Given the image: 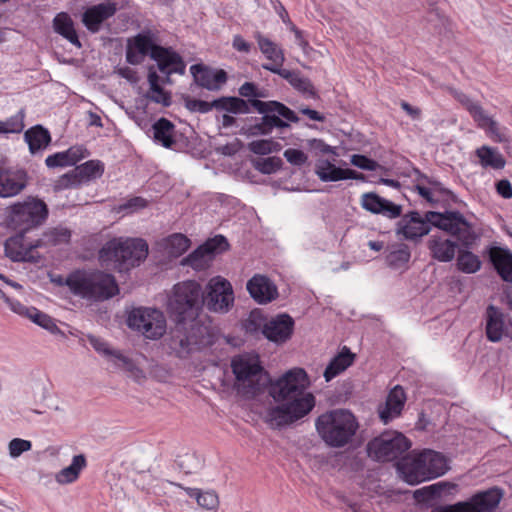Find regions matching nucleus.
<instances>
[{
  "mask_svg": "<svg viewBox=\"0 0 512 512\" xmlns=\"http://www.w3.org/2000/svg\"><path fill=\"white\" fill-rule=\"evenodd\" d=\"M228 248L229 243L227 239L223 235H216L183 258L181 264L183 266H190L197 271L205 270L210 266L215 254L226 251Z\"/></svg>",
  "mask_w": 512,
  "mask_h": 512,
  "instance_id": "nucleus-14",
  "label": "nucleus"
},
{
  "mask_svg": "<svg viewBox=\"0 0 512 512\" xmlns=\"http://www.w3.org/2000/svg\"><path fill=\"white\" fill-rule=\"evenodd\" d=\"M496 191L500 196H502L505 199L512 198V185L506 179L499 180L496 183Z\"/></svg>",
  "mask_w": 512,
  "mask_h": 512,
  "instance_id": "nucleus-63",
  "label": "nucleus"
},
{
  "mask_svg": "<svg viewBox=\"0 0 512 512\" xmlns=\"http://www.w3.org/2000/svg\"><path fill=\"white\" fill-rule=\"evenodd\" d=\"M190 72L195 83L209 91H218L227 82V73L223 69L214 70L204 64H194Z\"/></svg>",
  "mask_w": 512,
  "mask_h": 512,
  "instance_id": "nucleus-22",
  "label": "nucleus"
},
{
  "mask_svg": "<svg viewBox=\"0 0 512 512\" xmlns=\"http://www.w3.org/2000/svg\"><path fill=\"white\" fill-rule=\"evenodd\" d=\"M185 107L191 112H199L202 114L210 112L212 109L217 110V105L215 104V100L212 102H207L204 100L187 98L185 100Z\"/></svg>",
  "mask_w": 512,
  "mask_h": 512,
  "instance_id": "nucleus-53",
  "label": "nucleus"
},
{
  "mask_svg": "<svg viewBox=\"0 0 512 512\" xmlns=\"http://www.w3.org/2000/svg\"><path fill=\"white\" fill-rule=\"evenodd\" d=\"M148 255V244L140 238H113L99 250V261L106 268L119 272L140 265Z\"/></svg>",
  "mask_w": 512,
  "mask_h": 512,
  "instance_id": "nucleus-4",
  "label": "nucleus"
},
{
  "mask_svg": "<svg viewBox=\"0 0 512 512\" xmlns=\"http://www.w3.org/2000/svg\"><path fill=\"white\" fill-rule=\"evenodd\" d=\"M411 442L402 433L386 431L367 443L368 456L378 462H389L409 450Z\"/></svg>",
  "mask_w": 512,
  "mask_h": 512,
  "instance_id": "nucleus-11",
  "label": "nucleus"
},
{
  "mask_svg": "<svg viewBox=\"0 0 512 512\" xmlns=\"http://www.w3.org/2000/svg\"><path fill=\"white\" fill-rule=\"evenodd\" d=\"M284 157L290 164L295 166H302L308 160L307 155L302 150L294 148L285 150Z\"/></svg>",
  "mask_w": 512,
  "mask_h": 512,
  "instance_id": "nucleus-58",
  "label": "nucleus"
},
{
  "mask_svg": "<svg viewBox=\"0 0 512 512\" xmlns=\"http://www.w3.org/2000/svg\"><path fill=\"white\" fill-rule=\"evenodd\" d=\"M268 71L279 75L283 79L287 80L291 86L296 90L307 94L310 97H315L316 92L314 86L308 78L302 77L299 71H293L288 69H276L268 67Z\"/></svg>",
  "mask_w": 512,
  "mask_h": 512,
  "instance_id": "nucleus-33",
  "label": "nucleus"
},
{
  "mask_svg": "<svg viewBox=\"0 0 512 512\" xmlns=\"http://www.w3.org/2000/svg\"><path fill=\"white\" fill-rule=\"evenodd\" d=\"M215 104L219 111H227L232 114H246L250 112L252 107L261 115L260 117H246L243 120L240 134L247 137L269 135L275 128L281 130L289 128V122L297 123L300 120L292 109L275 100H244L239 97L222 96L215 99Z\"/></svg>",
  "mask_w": 512,
  "mask_h": 512,
  "instance_id": "nucleus-2",
  "label": "nucleus"
},
{
  "mask_svg": "<svg viewBox=\"0 0 512 512\" xmlns=\"http://www.w3.org/2000/svg\"><path fill=\"white\" fill-rule=\"evenodd\" d=\"M31 448V441L21 438H14L8 444L9 455L12 458L21 456L24 452L31 450Z\"/></svg>",
  "mask_w": 512,
  "mask_h": 512,
  "instance_id": "nucleus-54",
  "label": "nucleus"
},
{
  "mask_svg": "<svg viewBox=\"0 0 512 512\" xmlns=\"http://www.w3.org/2000/svg\"><path fill=\"white\" fill-rule=\"evenodd\" d=\"M67 155V160L69 161L70 166L75 165L78 161L85 158L88 155V152L82 146H72L68 150L64 151Z\"/></svg>",
  "mask_w": 512,
  "mask_h": 512,
  "instance_id": "nucleus-60",
  "label": "nucleus"
},
{
  "mask_svg": "<svg viewBox=\"0 0 512 512\" xmlns=\"http://www.w3.org/2000/svg\"><path fill=\"white\" fill-rule=\"evenodd\" d=\"M87 466L86 457L84 454L75 455L72 462L68 467L61 469L56 475L55 480L59 484H70L75 482L80 475V472Z\"/></svg>",
  "mask_w": 512,
  "mask_h": 512,
  "instance_id": "nucleus-37",
  "label": "nucleus"
},
{
  "mask_svg": "<svg viewBox=\"0 0 512 512\" xmlns=\"http://www.w3.org/2000/svg\"><path fill=\"white\" fill-rule=\"evenodd\" d=\"M475 245V243L470 247L466 248L461 244V247L458 250V257H457V268L466 274H472L476 273L481 268V260L479 257L472 253L470 249Z\"/></svg>",
  "mask_w": 512,
  "mask_h": 512,
  "instance_id": "nucleus-41",
  "label": "nucleus"
},
{
  "mask_svg": "<svg viewBox=\"0 0 512 512\" xmlns=\"http://www.w3.org/2000/svg\"><path fill=\"white\" fill-rule=\"evenodd\" d=\"M53 29L74 46L81 48L82 44L74 27V22L66 12L58 13L53 19Z\"/></svg>",
  "mask_w": 512,
  "mask_h": 512,
  "instance_id": "nucleus-34",
  "label": "nucleus"
},
{
  "mask_svg": "<svg viewBox=\"0 0 512 512\" xmlns=\"http://www.w3.org/2000/svg\"><path fill=\"white\" fill-rule=\"evenodd\" d=\"M49 216L47 204L36 197L16 202L7 208L6 223L8 227L21 234L42 226Z\"/></svg>",
  "mask_w": 512,
  "mask_h": 512,
  "instance_id": "nucleus-9",
  "label": "nucleus"
},
{
  "mask_svg": "<svg viewBox=\"0 0 512 512\" xmlns=\"http://www.w3.org/2000/svg\"><path fill=\"white\" fill-rule=\"evenodd\" d=\"M406 400L403 388L395 386L388 394L385 407L379 411V417L384 424L389 423L393 418L400 415Z\"/></svg>",
  "mask_w": 512,
  "mask_h": 512,
  "instance_id": "nucleus-31",
  "label": "nucleus"
},
{
  "mask_svg": "<svg viewBox=\"0 0 512 512\" xmlns=\"http://www.w3.org/2000/svg\"><path fill=\"white\" fill-rule=\"evenodd\" d=\"M448 467L445 457L433 450H424L401 467L405 481L411 485L442 476Z\"/></svg>",
  "mask_w": 512,
  "mask_h": 512,
  "instance_id": "nucleus-10",
  "label": "nucleus"
},
{
  "mask_svg": "<svg viewBox=\"0 0 512 512\" xmlns=\"http://www.w3.org/2000/svg\"><path fill=\"white\" fill-rule=\"evenodd\" d=\"M202 287L194 280L177 283L173 287L172 295L168 300V312L175 322L192 321L198 319L201 310Z\"/></svg>",
  "mask_w": 512,
  "mask_h": 512,
  "instance_id": "nucleus-8",
  "label": "nucleus"
},
{
  "mask_svg": "<svg viewBox=\"0 0 512 512\" xmlns=\"http://www.w3.org/2000/svg\"><path fill=\"white\" fill-rule=\"evenodd\" d=\"M152 60L157 63L158 70L165 75H184L186 63L182 56L171 47L161 46L152 55Z\"/></svg>",
  "mask_w": 512,
  "mask_h": 512,
  "instance_id": "nucleus-20",
  "label": "nucleus"
},
{
  "mask_svg": "<svg viewBox=\"0 0 512 512\" xmlns=\"http://www.w3.org/2000/svg\"><path fill=\"white\" fill-rule=\"evenodd\" d=\"M431 256L440 262H450L454 259L457 243L441 236L433 235L428 241Z\"/></svg>",
  "mask_w": 512,
  "mask_h": 512,
  "instance_id": "nucleus-32",
  "label": "nucleus"
},
{
  "mask_svg": "<svg viewBox=\"0 0 512 512\" xmlns=\"http://www.w3.org/2000/svg\"><path fill=\"white\" fill-rule=\"evenodd\" d=\"M351 163L354 166L367 171H374L378 166L375 160L361 154L352 155Z\"/></svg>",
  "mask_w": 512,
  "mask_h": 512,
  "instance_id": "nucleus-57",
  "label": "nucleus"
},
{
  "mask_svg": "<svg viewBox=\"0 0 512 512\" xmlns=\"http://www.w3.org/2000/svg\"><path fill=\"white\" fill-rule=\"evenodd\" d=\"M104 172V164L99 160H89L62 175L57 181V188H78L82 184L100 178Z\"/></svg>",
  "mask_w": 512,
  "mask_h": 512,
  "instance_id": "nucleus-16",
  "label": "nucleus"
},
{
  "mask_svg": "<svg viewBox=\"0 0 512 512\" xmlns=\"http://www.w3.org/2000/svg\"><path fill=\"white\" fill-rule=\"evenodd\" d=\"M115 359L117 360V365L129 372L138 382L145 378L144 372L136 366L133 360L126 357L121 352L115 354Z\"/></svg>",
  "mask_w": 512,
  "mask_h": 512,
  "instance_id": "nucleus-51",
  "label": "nucleus"
},
{
  "mask_svg": "<svg viewBox=\"0 0 512 512\" xmlns=\"http://www.w3.org/2000/svg\"><path fill=\"white\" fill-rule=\"evenodd\" d=\"M28 176L23 169L0 168V197L8 198L21 193L27 186Z\"/></svg>",
  "mask_w": 512,
  "mask_h": 512,
  "instance_id": "nucleus-23",
  "label": "nucleus"
},
{
  "mask_svg": "<svg viewBox=\"0 0 512 512\" xmlns=\"http://www.w3.org/2000/svg\"><path fill=\"white\" fill-rule=\"evenodd\" d=\"M117 10L118 7L115 2L93 5L83 13L82 22L91 33H98L102 23L114 16Z\"/></svg>",
  "mask_w": 512,
  "mask_h": 512,
  "instance_id": "nucleus-24",
  "label": "nucleus"
},
{
  "mask_svg": "<svg viewBox=\"0 0 512 512\" xmlns=\"http://www.w3.org/2000/svg\"><path fill=\"white\" fill-rule=\"evenodd\" d=\"M281 145L271 139L255 140L248 144V149L254 154L266 155L272 152L279 151Z\"/></svg>",
  "mask_w": 512,
  "mask_h": 512,
  "instance_id": "nucleus-49",
  "label": "nucleus"
},
{
  "mask_svg": "<svg viewBox=\"0 0 512 512\" xmlns=\"http://www.w3.org/2000/svg\"><path fill=\"white\" fill-rule=\"evenodd\" d=\"M154 141L164 148L176 150L178 146V132L175 125L162 117L152 125Z\"/></svg>",
  "mask_w": 512,
  "mask_h": 512,
  "instance_id": "nucleus-28",
  "label": "nucleus"
},
{
  "mask_svg": "<svg viewBox=\"0 0 512 512\" xmlns=\"http://www.w3.org/2000/svg\"><path fill=\"white\" fill-rule=\"evenodd\" d=\"M147 80L149 90L144 94V98L164 107H169L172 104L171 93L161 86V77L155 71L154 66L149 67Z\"/></svg>",
  "mask_w": 512,
  "mask_h": 512,
  "instance_id": "nucleus-30",
  "label": "nucleus"
},
{
  "mask_svg": "<svg viewBox=\"0 0 512 512\" xmlns=\"http://www.w3.org/2000/svg\"><path fill=\"white\" fill-rule=\"evenodd\" d=\"M129 328L140 332L145 338L157 340L166 332V318L156 308L138 307L130 311L127 318Z\"/></svg>",
  "mask_w": 512,
  "mask_h": 512,
  "instance_id": "nucleus-12",
  "label": "nucleus"
},
{
  "mask_svg": "<svg viewBox=\"0 0 512 512\" xmlns=\"http://www.w3.org/2000/svg\"><path fill=\"white\" fill-rule=\"evenodd\" d=\"M282 164V159L276 156L258 158L253 161L254 168L263 174H273L277 172L281 168Z\"/></svg>",
  "mask_w": 512,
  "mask_h": 512,
  "instance_id": "nucleus-47",
  "label": "nucleus"
},
{
  "mask_svg": "<svg viewBox=\"0 0 512 512\" xmlns=\"http://www.w3.org/2000/svg\"><path fill=\"white\" fill-rule=\"evenodd\" d=\"M314 171L323 182L344 180L345 169L335 166L327 159H318L315 163Z\"/></svg>",
  "mask_w": 512,
  "mask_h": 512,
  "instance_id": "nucleus-40",
  "label": "nucleus"
},
{
  "mask_svg": "<svg viewBox=\"0 0 512 512\" xmlns=\"http://www.w3.org/2000/svg\"><path fill=\"white\" fill-rule=\"evenodd\" d=\"M419 177L424 180L432 190L433 194H438L439 196L445 198L446 200L456 201V195L449 189L445 188L441 182L436 179L430 178L425 174H422L418 171Z\"/></svg>",
  "mask_w": 512,
  "mask_h": 512,
  "instance_id": "nucleus-52",
  "label": "nucleus"
},
{
  "mask_svg": "<svg viewBox=\"0 0 512 512\" xmlns=\"http://www.w3.org/2000/svg\"><path fill=\"white\" fill-rule=\"evenodd\" d=\"M41 246V240L35 243H26L24 234L18 232L17 235L9 237L4 244L5 255L14 262L37 263L40 255L34 251Z\"/></svg>",
  "mask_w": 512,
  "mask_h": 512,
  "instance_id": "nucleus-18",
  "label": "nucleus"
},
{
  "mask_svg": "<svg viewBox=\"0 0 512 512\" xmlns=\"http://www.w3.org/2000/svg\"><path fill=\"white\" fill-rule=\"evenodd\" d=\"M502 497V490L492 487L476 493L469 500L463 501V504H466L467 512H492L497 508Z\"/></svg>",
  "mask_w": 512,
  "mask_h": 512,
  "instance_id": "nucleus-25",
  "label": "nucleus"
},
{
  "mask_svg": "<svg viewBox=\"0 0 512 512\" xmlns=\"http://www.w3.org/2000/svg\"><path fill=\"white\" fill-rule=\"evenodd\" d=\"M214 336L209 326L202 322H175L166 343L170 352L178 358H187L190 354L212 345Z\"/></svg>",
  "mask_w": 512,
  "mask_h": 512,
  "instance_id": "nucleus-7",
  "label": "nucleus"
},
{
  "mask_svg": "<svg viewBox=\"0 0 512 512\" xmlns=\"http://www.w3.org/2000/svg\"><path fill=\"white\" fill-rule=\"evenodd\" d=\"M157 40V34L150 29L143 30L128 38L125 53L126 62L131 65H139L147 56L152 59V55L160 47Z\"/></svg>",
  "mask_w": 512,
  "mask_h": 512,
  "instance_id": "nucleus-15",
  "label": "nucleus"
},
{
  "mask_svg": "<svg viewBox=\"0 0 512 512\" xmlns=\"http://www.w3.org/2000/svg\"><path fill=\"white\" fill-rule=\"evenodd\" d=\"M476 155L479 157L483 167H491L498 170L504 168L506 163L504 157L496 149L488 146L478 148Z\"/></svg>",
  "mask_w": 512,
  "mask_h": 512,
  "instance_id": "nucleus-42",
  "label": "nucleus"
},
{
  "mask_svg": "<svg viewBox=\"0 0 512 512\" xmlns=\"http://www.w3.org/2000/svg\"><path fill=\"white\" fill-rule=\"evenodd\" d=\"M387 265L399 269L406 265L411 257L409 247L404 243H393L385 248Z\"/></svg>",
  "mask_w": 512,
  "mask_h": 512,
  "instance_id": "nucleus-38",
  "label": "nucleus"
},
{
  "mask_svg": "<svg viewBox=\"0 0 512 512\" xmlns=\"http://www.w3.org/2000/svg\"><path fill=\"white\" fill-rule=\"evenodd\" d=\"M268 319L258 309L251 311L248 317L243 321L242 327L246 333L254 336L263 335V330L267 325Z\"/></svg>",
  "mask_w": 512,
  "mask_h": 512,
  "instance_id": "nucleus-43",
  "label": "nucleus"
},
{
  "mask_svg": "<svg viewBox=\"0 0 512 512\" xmlns=\"http://www.w3.org/2000/svg\"><path fill=\"white\" fill-rule=\"evenodd\" d=\"M454 97L469 112L474 121L484 112L482 106L478 102L473 101L465 93L455 91Z\"/></svg>",
  "mask_w": 512,
  "mask_h": 512,
  "instance_id": "nucleus-50",
  "label": "nucleus"
},
{
  "mask_svg": "<svg viewBox=\"0 0 512 512\" xmlns=\"http://www.w3.org/2000/svg\"><path fill=\"white\" fill-rule=\"evenodd\" d=\"M487 256L499 276L505 282H512V253L506 248L491 246Z\"/></svg>",
  "mask_w": 512,
  "mask_h": 512,
  "instance_id": "nucleus-27",
  "label": "nucleus"
},
{
  "mask_svg": "<svg viewBox=\"0 0 512 512\" xmlns=\"http://www.w3.org/2000/svg\"><path fill=\"white\" fill-rule=\"evenodd\" d=\"M431 226L456 237L466 248H470L479 239L473 225L459 211H427L425 217L417 211H411L397 223V234H402L407 240H417L427 235Z\"/></svg>",
  "mask_w": 512,
  "mask_h": 512,
  "instance_id": "nucleus-3",
  "label": "nucleus"
},
{
  "mask_svg": "<svg viewBox=\"0 0 512 512\" xmlns=\"http://www.w3.org/2000/svg\"><path fill=\"white\" fill-rule=\"evenodd\" d=\"M477 126L487 133L495 142H506L508 141L507 128L500 126L498 122L489 117L485 111L479 118H476Z\"/></svg>",
  "mask_w": 512,
  "mask_h": 512,
  "instance_id": "nucleus-39",
  "label": "nucleus"
},
{
  "mask_svg": "<svg viewBox=\"0 0 512 512\" xmlns=\"http://www.w3.org/2000/svg\"><path fill=\"white\" fill-rule=\"evenodd\" d=\"M236 388L246 397H255L268 387L278 405L267 410L265 421L273 429L293 424L315 407V397L307 392L309 379L302 368H293L272 381L258 357L238 356L231 362Z\"/></svg>",
  "mask_w": 512,
  "mask_h": 512,
  "instance_id": "nucleus-1",
  "label": "nucleus"
},
{
  "mask_svg": "<svg viewBox=\"0 0 512 512\" xmlns=\"http://www.w3.org/2000/svg\"><path fill=\"white\" fill-rule=\"evenodd\" d=\"M485 335L490 342H500L503 337L508 336L509 327L512 324L508 314L501 308L490 304L484 314Z\"/></svg>",
  "mask_w": 512,
  "mask_h": 512,
  "instance_id": "nucleus-17",
  "label": "nucleus"
},
{
  "mask_svg": "<svg viewBox=\"0 0 512 512\" xmlns=\"http://www.w3.org/2000/svg\"><path fill=\"white\" fill-rule=\"evenodd\" d=\"M294 319L286 314H278L267 321L263 336L276 344H283L290 340L294 331Z\"/></svg>",
  "mask_w": 512,
  "mask_h": 512,
  "instance_id": "nucleus-19",
  "label": "nucleus"
},
{
  "mask_svg": "<svg viewBox=\"0 0 512 512\" xmlns=\"http://www.w3.org/2000/svg\"><path fill=\"white\" fill-rule=\"evenodd\" d=\"M72 232L67 227L62 225L49 228L43 233V238L40 239L41 243H47L50 245L67 244L71 239Z\"/></svg>",
  "mask_w": 512,
  "mask_h": 512,
  "instance_id": "nucleus-44",
  "label": "nucleus"
},
{
  "mask_svg": "<svg viewBox=\"0 0 512 512\" xmlns=\"http://www.w3.org/2000/svg\"><path fill=\"white\" fill-rule=\"evenodd\" d=\"M250 296L259 304H266L278 296L276 285L265 275L256 274L247 282Z\"/></svg>",
  "mask_w": 512,
  "mask_h": 512,
  "instance_id": "nucleus-26",
  "label": "nucleus"
},
{
  "mask_svg": "<svg viewBox=\"0 0 512 512\" xmlns=\"http://www.w3.org/2000/svg\"><path fill=\"white\" fill-rule=\"evenodd\" d=\"M187 494L195 498L198 505L206 509H214L217 507L219 501L218 496L214 491H201L197 488H186Z\"/></svg>",
  "mask_w": 512,
  "mask_h": 512,
  "instance_id": "nucleus-45",
  "label": "nucleus"
},
{
  "mask_svg": "<svg viewBox=\"0 0 512 512\" xmlns=\"http://www.w3.org/2000/svg\"><path fill=\"white\" fill-rule=\"evenodd\" d=\"M88 342L97 352L102 353L106 356H112L115 358V354L119 352L110 349L108 343L104 339L94 335L88 336Z\"/></svg>",
  "mask_w": 512,
  "mask_h": 512,
  "instance_id": "nucleus-56",
  "label": "nucleus"
},
{
  "mask_svg": "<svg viewBox=\"0 0 512 512\" xmlns=\"http://www.w3.org/2000/svg\"><path fill=\"white\" fill-rule=\"evenodd\" d=\"M355 354L349 348L344 346L341 351L332 358L324 371V378L328 382L338 374L346 370L354 362Z\"/></svg>",
  "mask_w": 512,
  "mask_h": 512,
  "instance_id": "nucleus-35",
  "label": "nucleus"
},
{
  "mask_svg": "<svg viewBox=\"0 0 512 512\" xmlns=\"http://www.w3.org/2000/svg\"><path fill=\"white\" fill-rule=\"evenodd\" d=\"M239 94L242 97H246L248 99H258L260 97H264V94L253 82H245L242 84L239 88Z\"/></svg>",
  "mask_w": 512,
  "mask_h": 512,
  "instance_id": "nucleus-59",
  "label": "nucleus"
},
{
  "mask_svg": "<svg viewBox=\"0 0 512 512\" xmlns=\"http://www.w3.org/2000/svg\"><path fill=\"white\" fill-rule=\"evenodd\" d=\"M216 313H227L234 304V294L230 282L222 277L212 278L205 292L202 291L201 306Z\"/></svg>",
  "mask_w": 512,
  "mask_h": 512,
  "instance_id": "nucleus-13",
  "label": "nucleus"
},
{
  "mask_svg": "<svg viewBox=\"0 0 512 512\" xmlns=\"http://www.w3.org/2000/svg\"><path fill=\"white\" fill-rule=\"evenodd\" d=\"M255 39L262 54L271 61V63L262 64V68L268 70L270 68L283 69L282 66L285 62L283 50L269 38L262 35L260 32L255 33Z\"/></svg>",
  "mask_w": 512,
  "mask_h": 512,
  "instance_id": "nucleus-29",
  "label": "nucleus"
},
{
  "mask_svg": "<svg viewBox=\"0 0 512 512\" xmlns=\"http://www.w3.org/2000/svg\"><path fill=\"white\" fill-rule=\"evenodd\" d=\"M316 430L321 439L332 448H342L351 443L359 422L347 409H334L318 416Z\"/></svg>",
  "mask_w": 512,
  "mask_h": 512,
  "instance_id": "nucleus-5",
  "label": "nucleus"
},
{
  "mask_svg": "<svg viewBox=\"0 0 512 512\" xmlns=\"http://www.w3.org/2000/svg\"><path fill=\"white\" fill-rule=\"evenodd\" d=\"M308 146L316 154H322V155L329 154V153L335 154L334 148H332L330 145L326 144L321 139L308 140Z\"/></svg>",
  "mask_w": 512,
  "mask_h": 512,
  "instance_id": "nucleus-62",
  "label": "nucleus"
},
{
  "mask_svg": "<svg viewBox=\"0 0 512 512\" xmlns=\"http://www.w3.org/2000/svg\"><path fill=\"white\" fill-rule=\"evenodd\" d=\"M465 507L466 504H463V502H458L452 505L437 506L433 508L431 512H467Z\"/></svg>",
  "mask_w": 512,
  "mask_h": 512,
  "instance_id": "nucleus-64",
  "label": "nucleus"
},
{
  "mask_svg": "<svg viewBox=\"0 0 512 512\" xmlns=\"http://www.w3.org/2000/svg\"><path fill=\"white\" fill-rule=\"evenodd\" d=\"M28 318L31 319L35 324L46 329L52 334L61 333L60 329L55 323V320L48 314L38 310L35 307H30Z\"/></svg>",
  "mask_w": 512,
  "mask_h": 512,
  "instance_id": "nucleus-46",
  "label": "nucleus"
},
{
  "mask_svg": "<svg viewBox=\"0 0 512 512\" xmlns=\"http://www.w3.org/2000/svg\"><path fill=\"white\" fill-rule=\"evenodd\" d=\"M168 243L173 253L181 255L189 248L190 240L182 234H173L169 237Z\"/></svg>",
  "mask_w": 512,
  "mask_h": 512,
  "instance_id": "nucleus-55",
  "label": "nucleus"
},
{
  "mask_svg": "<svg viewBox=\"0 0 512 512\" xmlns=\"http://www.w3.org/2000/svg\"><path fill=\"white\" fill-rule=\"evenodd\" d=\"M361 206L372 214H380L389 219L402 215V206L379 196L375 192L364 193L361 196Z\"/></svg>",
  "mask_w": 512,
  "mask_h": 512,
  "instance_id": "nucleus-21",
  "label": "nucleus"
},
{
  "mask_svg": "<svg viewBox=\"0 0 512 512\" xmlns=\"http://www.w3.org/2000/svg\"><path fill=\"white\" fill-rule=\"evenodd\" d=\"M24 138L32 154L46 148L51 142L49 131L41 125L29 128L24 133Z\"/></svg>",
  "mask_w": 512,
  "mask_h": 512,
  "instance_id": "nucleus-36",
  "label": "nucleus"
},
{
  "mask_svg": "<svg viewBox=\"0 0 512 512\" xmlns=\"http://www.w3.org/2000/svg\"><path fill=\"white\" fill-rule=\"evenodd\" d=\"M73 294L82 298L103 301L119 293L115 277L100 270H76L66 278Z\"/></svg>",
  "mask_w": 512,
  "mask_h": 512,
  "instance_id": "nucleus-6",
  "label": "nucleus"
},
{
  "mask_svg": "<svg viewBox=\"0 0 512 512\" xmlns=\"http://www.w3.org/2000/svg\"><path fill=\"white\" fill-rule=\"evenodd\" d=\"M24 111L20 110L6 121L0 120V133H20L24 128Z\"/></svg>",
  "mask_w": 512,
  "mask_h": 512,
  "instance_id": "nucleus-48",
  "label": "nucleus"
},
{
  "mask_svg": "<svg viewBox=\"0 0 512 512\" xmlns=\"http://www.w3.org/2000/svg\"><path fill=\"white\" fill-rule=\"evenodd\" d=\"M45 163L49 168L70 166L69 161L67 160V155L64 151L49 155L46 158Z\"/></svg>",
  "mask_w": 512,
  "mask_h": 512,
  "instance_id": "nucleus-61",
  "label": "nucleus"
}]
</instances>
